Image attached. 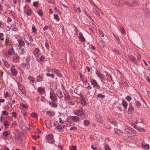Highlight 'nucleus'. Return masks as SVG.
<instances>
[{"label": "nucleus", "instance_id": "393cba45", "mask_svg": "<svg viewBox=\"0 0 150 150\" xmlns=\"http://www.w3.org/2000/svg\"><path fill=\"white\" fill-rule=\"evenodd\" d=\"M81 104L82 105H86V102L85 98H82L80 100Z\"/></svg>", "mask_w": 150, "mask_h": 150}, {"label": "nucleus", "instance_id": "2f4dec72", "mask_svg": "<svg viewBox=\"0 0 150 150\" xmlns=\"http://www.w3.org/2000/svg\"><path fill=\"white\" fill-rule=\"evenodd\" d=\"M84 125L85 126H86L89 125L90 123L89 121L85 120L83 121Z\"/></svg>", "mask_w": 150, "mask_h": 150}, {"label": "nucleus", "instance_id": "f257e3e1", "mask_svg": "<svg viewBox=\"0 0 150 150\" xmlns=\"http://www.w3.org/2000/svg\"><path fill=\"white\" fill-rule=\"evenodd\" d=\"M84 113L83 109L82 107H80L79 109L76 111L74 114L78 116H81L83 115Z\"/></svg>", "mask_w": 150, "mask_h": 150}, {"label": "nucleus", "instance_id": "13d9d810", "mask_svg": "<svg viewBox=\"0 0 150 150\" xmlns=\"http://www.w3.org/2000/svg\"><path fill=\"white\" fill-rule=\"evenodd\" d=\"M120 31L121 33L123 34H124L125 33V29L123 28H121L120 29Z\"/></svg>", "mask_w": 150, "mask_h": 150}, {"label": "nucleus", "instance_id": "20e7f679", "mask_svg": "<svg viewBox=\"0 0 150 150\" xmlns=\"http://www.w3.org/2000/svg\"><path fill=\"white\" fill-rule=\"evenodd\" d=\"M11 71L12 74L13 76H15L18 73V71L16 69L15 66L14 65H13L11 67Z\"/></svg>", "mask_w": 150, "mask_h": 150}, {"label": "nucleus", "instance_id": "f03ea898", "mask_svg": "<svg viewBox=\"0 0 150 150\" xmlns=\"http://www.w3.org/2000/svg\"><path fill=\"white\" fill-rule=\"evenodd\" d=\"M111 1L112 4L116 5H119L120 4L121 5L125 2L124 0H111Z\"/></svg>", "mask_w": 150, "mask_h": 150}, {"label": "nucleus", "instance_id": "c756f323", "mask_svg": "<svg viewBox=\"0 0 150 150\" xmlns=\"http://www.w3.org/2000/svg\"><path fill=\"white\" fill-rule=\"evenodd\" d=\"M134 110L133 107L132 105H129L128 108V112L129 113L132 112Z\"/></svg>", "mask_w": 150, "mask_h": 150}, {"label": "nucleus", "instance_id": "052dcab7", "mask_svg": "<svg viewBox=\"0 0 150 150\" xmlns=\"http://www.w3.org/2000/svg\"><path fill=\"white\" fill-rule=\"evenodd\" d=\"M12 115L13 117L16 118L17 116V114L15 112H13L12 113Z\"/></svg>", "mask_w": 150, "mask_h": 150}, {"label": "nucleus", "instance_id": "72a5a7b5", "mask_svg": "<svg viewBox=\"0 0 150 150\" xmlns=\"http://www.w3.org/2000/svg\"><path fill=\"white\" fill-rule=\"evenodd\" d=\"M131 132V130L130 129H129L126 128L125 129L124 131L123 132V133H129L130 132Z\"/></svg>", "mask_w": 150, "mask_h": 150}, {"label": "nucleus", "instance_id": "3c124183", "mask_svg": "<svg viewBox=\"0 0 150 150\" xmlns=\"http://www.w3.org/2000/svg\"><path fill=\"white\" fill-rule=\"evenodd\" d=\"M31 116L34 118H36L38 117L37 115L35 113H32L31 114Z\"/></svg>", "mask_w": 150, "mask_h": 150}, {"label": "nucleus", "instance_id": "e2e57ef3", "mask_svg": "<svg viewBox=\"0 0 150 150\" xmlns=\"http://www.w3.org/2000/svg\"><path fill=\"white\" fill-rule=\"evenodd\" d=\"M45 57L43 55H42L40 58V59L41 61H42L45 59Z\"/></svg>", "mask_w": 150, "mask_h": 150}, {"label": "nucleus", "instance_id": "a211bd4d", "mask_svg": "<svg viewBox=\"0 0 150 150\" xmlns=\"http://www.w3.org/2000/svg\"><path fill=\"white\" fill-rule=\"evenodd\" d=\"M129 58L131 61H132L135 64H137L136 59L132 56H128Z\"/></svg>", "mask_w": 150, "mask_h": 150}, {"label": "nucleus", "instance_id": "a18cd8bd", "mask_svg": "<svg viewBox=\"0 0 150 150\" xmlns=\"http://www.w3.org/2000/svg\"><path fill=\"white\" fill-rule=\"evenodd\" d=\"M65 98L66 100H69L70 99V96L69 94H65Z\"/></svg>", "mask_w": 150, "mask_h": 150}, {"label": "nucleus", "instance_id": "4d7b16f0", "mask_svg": "<svg viewBox=\"0 0 150 150\" xmlns=\"http://www.w3.org/2000/svg\"><path fill=\"white\" fill-rule=\"evenodd\" d=\"M39 4V3L38 1L37 2H34L33 3V5L35 7H37Z\"/></svg>", "mask_w": 150, "mask_h": 150}, {"label": "nucleus", "instance_id": "c03bdc74", "mask_svg": "<svg viewBox=\"0 0 150 150\" xmlns=\"http://www.w3.org/2000/svg\"><path fill=\"white\" fill-rule=\"evenodd\" d=\"M46 112L47 114L50 116L53 117L54 115H53V114L49 111H47Z\"/></svg>", "mask_w": 150, "mask_h": 150}, {"label": "nucleus", "instance_id": "39448f33", "mask_svg": "<svg viewBox=\"0 0 150 150\" xmlns=\"http://www.w3.org/2000/svg\"><path fill=\"white\" fill-rule=\"evenodd\" d=\"M125 3L126 4L129 5V6L132 7L138 5V2L135 1H134L132 2L130 4H129L128 1H126L125 2Z\"/></svg>", "mask_w": 150, "mask_h": 150}, {"label": "nucleus", "instance_id": "cd10ccee", "mask_svg": "<svg viewBox=\"0 0 150 150\" xmlns=\"http://www.w3.org/2000/svg\"><path fill=\"white\" fill-rule=\"evenodd\" d=\"M122 105L124 108H126L127 107V103L125 101L123 100L122 101Z\"/></svg>", "mask_w": 150, "mask_h": 150}, {"label": "nucleus", "instance_id": "c9c22d12", "mask_svg": "<svg viewBox=\"0 0 150 150\" xmlns=\"http://www.w3.org/2000/svg\"><path fill=\"white\" fill-rule=\"evenodd\" d=\"M4 125L5 127H8L10 125L9 122L6 120L4 121Z\"/></svg>", "mask_w": 150, "mask_h": 150}, {"label": "nucleus", "instance_id": "c85d7f7f", "mask_svg": "<svg viewBox=\"0 0 150 150\" xmlns=\"http://www.w3.org/2000/svg\"><path fill=\"white\" fill-rule=\"evenodd\" d=\"M145 16L147 17H148L150 16V11L148 9H146V11L145 12Z\"/></svg>", "mask_w": 150, "mask_h": 150}, {"label": "nucleus", "instance_id": "f3484780", "mask_svg": "<svg viewBox=\"0 0 150 150\" xmlns=\"http://www.w3.org/2000/svg\"><path fill=\"white\" fill-rule=\"evenodd\" d=\"M71 118L72 120L76 122H77L79 121V118L77 116H73Z\"/></svg>", "mask_w": 150, "mask_h": 150}, {"label": "nucleus", "instance_id": "864d4df0", "mask_svg": "<svg viewBox=\"0 0 150 150\" xmlns=\"http://www.w3.org/2000/svg\"><path fill=\"white\" fill-rule=\"evenodd\" d=\"M125 99L128 101H130L132 100V98L130 96H128L125 97Z\"/></svg>", "mask_w": 150, "mask_h": 150}, {"label": "nucleus", "instance_id": "09e8293b", "mask_svg": "<svg viewBox=\"0 0 150 150\" xmlns=\"http://www.w3.org/2000/svg\"><path fill=\"white\" fill-rule=\"evenodd\" d=\"M54 19L58 21L59 20V18L57 14H54Z\"/></svg>", "mask_w": 150, "mask_h": 150}, {"label": "nucleus", "instance_id": "7ed1b4c3", "mask_svg": "<svg viewBox=\"0 0 150 150\" xmlns=\"http://www.w3.org/2000/svg\"><path fill=\"white\" fill-rule=\"evenodd\" d=\"M47 139L48 140V142L50 144H52L54 142L53 136L52 134H49L47 136Z\"/></svg>", "mask_w": 150, "mask_h": 150}, {"label": "nucleus", "instance_id": "0eeeda50", "mask_svg": "<svg viewBox=\"0 0 150 150\" xmlns=\"http://www.w3.org/2000/svg\"><path fill=\"white\" fill-rule=\"evenodd\" d=\"M38 91L40 95H43L45 92V88L43 87H39L38 88Z\"/></svg>", "mask_w": 150, "mask_h": 150}, {"label": "nucleus", "instance_id": "dca6fc26", "mask_svg": "<svg viewBox=\"0 0 150 150\" xmlns=\"http://www.w3.org/2000/svg\"><path fill=\"white\" fill-rule=\"evenodd\" d=\"M53 72L54 73L56 74L58 76L60 77L62 76V75L58 69H54V70Z\"/></svg>", "mask_w": 150, "mask_h": 150}, {"label": "nucleus", "instance_id": "6e6d98bb", "mask_svg": "<svg viewBox=\"0 0 150 150\" xmlns=\"http://www.w3.org/2000/svg\"><path fill=\"white\" fill-rule=\"evenodd\" d=\"M17 125V124L16 122V121H14L12 123L11 127H15Z\"/></svg>", "mask_w": 150, "mask_h": 150}, {"label": "nucleus", "instance_id": "f704fd0d", "mask_svg": "<svg viewBox=\"0 0 150 150\" xmlns=\"http://www.w3.org/2000/svg\"><path fill=\"white\" fill-rule=\"evenodd\" d=\"M49 104L53 107H57V104L54 103L49 102Z\"/></svg>", "mask_w": 150, "mask_h": 150}, {"label": "nucleus", "instance_id": "603ef678", "mask_svg": "<svg viewBox=\"0 0 150 150\" xmlns=\"http://www.w3.org/2000/svg\"><path fill=\"white\" fill-rule=\"evenodd\" d=\"M30 58L29 57H28L26 58V64H30Z\"/></svg>", "mask_w": 150, "mask_h": 150}, {"label": "nucleus", "instance_id": "79ce46f5", "mask_svg": "<svg viewBox=\"0 0 150 150\" xmlns=\"http://www.w3.org/2000/svg\"><path fill=\"white\" fill-rule=\"evenodd\" d=\"M97 97L102 99L104 98L105 97V95H102L101 93H99L98 94Z\"/></svg>", "mask_w": 150, "mask_h": 150}, {"label": "nucleus", "instance_id": "2eb2a0df", "mask_svg": "<svg viewBox=\"0 0 150 150\" xmlns=\"http://www.w3.org/2000/svg\"><path fill=\"white\" fill-rule=\"evenodd\" d=\"M97 76L100 79H101L102 77L103 76L101 74L100 71L97 70L95 71Z\"/></svg>", "mask_w": 150, "mask_h": 150}, {"label": "nucleus", "instance_id": "b1692460", "mask_svg": "<svg viewBox=\"0 0 150 150\" xmlns=\"http://www.w3.org/2000/svg\"><path fill=\"white\" fill-rule=\"evenodd\" d=\"M79 38L82 41H85V39L83 37L82 34L81 33H79Z\"/></svg>", "mask_w": 150, "mask_h": 150}, {"label": "nucleus", "instance_id": "37998d69", "mask_svg": "<svg viewBox=\"0 0 150 150\" xmlns=\"http://www.w3.org/2000/svg\"><path fill=\"white\" fill-rule=\"evenodd\" d=\"M82 80L84 83H88L87 79L86 77H83Z\"/></svg>", "mask_w": 150, "mask_h": 150}, {"label": "nucleus", "instance_id": "774afa93", "mask_svg": "<svg viewBox=\"0 0 150 150\" xmlns=\"http://www.w3.org/2000/svg\"><path fill=\"white\" fill-rule=\"evenodd\" d=\"M141 55L139 54H138V55H137V60L139 61L140 60H141Z\"/></svg>", "mask_w": 150, "mask_h": 150}, {"label": "nucleus", "instance_id": "ea45409f", "mask_svg": "<svg viewBox=\"0 0 150 150\" xmlns=\"http://www.w3.org/2000/svg\"><path fill=\"white\" fill-rule=\"evenodd\" d=\"M135 104L136 106L138 108H140L141 106V103L140 102L137 100L135 101Z\"/></svg>", "mask_w": 150, "mask_h": 150}, {"label": "nucleus", "instance_id": "58836bf2", "mask_svg": "<svg viewBox=\"0 0 150 150\" xmlns=\"http://www.w3.org/2000/svg\"><path fill=\"white\" fill-rule=\"evenodd\" d=\"M46 76L47 77H50L52 78L53 79L54 78V75L52 74H50L48 73H46Z\"/></svg>", "mask_w": 150, "mask_h": 150}, {"label": "nucleus", "instance_id": "bb28decb", "mask_svg": "<svg viewBox=\"0 0 150 150\" xmlns=\"http://www.w3.org/2000/svg\"><path fill=\"white\" fill-rule=\"evenodd\" d=\"M65 127L64 125L59 124V125L56 126V127L58 129H62Z\"/></svg>", "mask_w": 150, "mask_h": 150}, {"label": "nucleus", "instance_id": "a878e982", "mask_svg": "<svg viewBox=\"0 0 150 150\" xmlns=\"http://www.w3.org/2000/svg\"><path fill=\"white\" fill-rule=\"evenodd\" d=\"M10 132L9 130L4 131L3 133V135L5 137L8 136L10 134Z\"/></svg>", "mask_w": 150, "mask_h": 150}, {"label": "nucleus", "instance_id": "338daca9", "mask_svg": "<svg viewBox=\"0 0 150 150\" xmlns=\"http://www.w3.org/2000/svg\"><path fill=\"white\" fill-rule=\"evenodd\" d=\"M4 36V34L3 33H0V39L1 40H4V38H3Z\"/></svg>", "mask_w": 150, "mask_h": 150}, {"label": "nucleus", "instance_id": "1a4fd4ad", "mask_svg": "<svg viewBox=\"0 0 150 150\" xmlns=\"http://www.w3.org/2000/svg\"><path fill=\"white\" fill-rule=\"evenodd\" d=\"M46 127L50 128L52 127V122L51 120H47L45 121Z\"/></svg>", "mask_w": 150, "mask_h": 150}, {"label": "nucleus", "instance_id": "49530a36", "mask_svg": "<svg viewBox=\"0 0 150 150\" xmlns=\"http://www.w3.org/2000/svg\"><path fill=\"white\" fill-rule=\"evenodd\" d=\"M17 84H18V88H19V89L21 91L22 93H23V94H25V91L23 89H21V88H20V86H21V84H20L18 83H17Z\"/></svg>", "mask_w": 150, "mask_h": 150}, {"label": "nucleus", "instance_id": "f8f14e48", "mask_svg": "<svg viewBox=\"0 0 150 150\" xmlns=\"http://www.w3.org/2000/svg\"><path fill=\"white\" fill-rule=\"evenodd\" d=\"M18 52L19 54L21 55L24 54L25 53V51L24 49L21 47L19 49Z\"/></svg>", "mask_w": 150, "mask_h": 150}, {"label": "nucleus", "instance_id": "e433bc0d", "mask_svg": "<svg viewBox=\"0 0 150 150\" xmlns=\"http://www.w3.org/2000/svg\"><path fill=\"white\" fill-rule=\"evenodd\" d=\"M28 79L32 82H33L35 81V78L33 76H29L28 77Z\"/></svg>", "mask_w": 150, "mask_h": 150}, {"label": "nucleus", "instance_id": "4be33fe9", "mask_svg": "<svg viewBox=\"0 0 150 150\" xmlns=\"http://www.w3.org/2000/svg\"><path fill=\"white\" fill-rule=\"evenodd\" d=\"M18 42L20 46H23L25 45V43L24 41L22 39L18 40Z\"/></svg>", "mask_w": 150, "mask_h": 150}, {"label": "nucleus", "instance_id": "aec40b11", "mask_svg": "<svg viewBox=\"0 0 150 150\" xmlns=\"http://www.w3.org/2000/svg\"><path fill=\"white\" fill-rule=\"evenodd\" d=\"M14 53L15 51L13 48L9 49L8 52V53L10 55H13L14 54Z\"/></svg>", "mask_w": 150, "mask_h": 150}, {"label": "nucleus", "instance_id": "5fc2aeb1", "mask_svg": "<svg viewBox=\"0 0 150 150\" xmlns=\"http://www.w3.org/2000/svg\"><path fill=\"white\" fill-rule=\"evenodd\" d=\"M68 104L71 105H74L75 104V102L72 100H70L68 102Z\"/></svg>", "mask_w": 150, "mask_h": 150}, {"label": "nucleus", "instance_id": "6ab92c4d", "mask_svg": "<svg viewBox=\"0 0 150 150\" xmlns=\"http://www.w3.org/2000/svg\"><path fill=\"white\" fill-rule=\"evenodd\" d=\"M90 81L91 83L94 86H96L97 85L98 83L94 79H90Z\"/></svg>", "mask_w": 150, "mask_h": 150}, {"label": "nucleus", "instance_id": "9b49d317", "mask_svg": "<svg viewBox=\"0 0 150 150\" xmlns=\"http://www.w3.org/2000/svg\"><path fill=\"white\" fill-rule=\"evenodd\" d=\"M134 128L136 129L138 131L142 132H145L144 129L142 127H140L139 126H134Z\"/></svg>", "mask_w": 150, "mask_h": 150}, {"label": "nucleus", "instance_id": "6e6552de", "mask_svg": "<svg viewBox=\"0 0 150 150\" xmlns=\"http://www.w3.org/2000/svg\"><path fill=\"white\" fill-rule=\"evenodd\" d=\"M43 76V74H39L36 79V82H41L42 81Z\"/></svg>", "mask_w": 150, "mask_h": 150}, {"label": "nucleus", "instance_id": "9d476101", "mask_svg": "<svg viewBox=\"0 0 150 150\" xmlns=\"http://www.w3.org/2000/svg\"><path fill=\"white\" fill-rule=\"evenodd\" d=\"M105 73L108 80L110 81H113V80L111 75L107 72H105Z\"/></svg>", "mask_w": 150, "mask_h": 150}, {"label": "nucleus", "instance_id": "de8ad7c7", "mask_svg": "<svg viewBox=\"0 0 150 150\" xmlns=\"http://www.w3.org/2000/svg\"><path fill=\"white\" fill-rule=\"evenodd\" d=\"M2 113L4 115H8L9 114V113L6 111L4 110L2 111Z\"/></svg>", "mask_w": 150, "mask_h": 150}, {"label": "nucleus", "instance_id": "4468645a", "mask_svg": "<svg viewBox=\"0 0 150 150\" xmlns=\"http://www.w3.org/2000/svg\"><path fill=\"white\" fill-rule=\"evenodd\" d=\"M13 60L14 62H18L19 61V57L18 56H15L13 57Z\"/></svg>", "mask_w": 150, "mask_h": 150}, {"label": "nucleus", "instance_id": "680f3d73", "mask_svg": "<svg viewBox=\"0 0 150 150\" xmlns=\"http://www.w3.org/2000/svg\"><path fill=\"white\" fill-rule=\"evenodd\" d=\"M47 1L50 3L54 4L55 2V0H47Z\"/></svg>", "mask_w": 150, "mask_h": 150}, {"label": "nucleus", "instance_id": "7c9ffc66", "mask_svg": "<svg viewBox=\"0 0 150 150\" xmlns=\"http://www.w3.org/2000/svg\"><path fill=\"white\" fill-rule=\"evenodd\" d=\"M142 147L145 149H148L149 148V145L148 144L142 145Z\"/></svg>", "mask_w": 150, "mask_h": 150}, {"label": "nucleus", "instance_id": "a19ab883", "mask_svg": "<svg viewBox=\"0 0 150 150\" xmlns=\"http://www.w3.org/2000/svg\"><path fill=\"white\" fill-rule=\"evenodd\" d=\"M32 32L34 33H37V30L35 28L34 26H33L32 28Z\"/></svg>", "mask_w": 150, "mask_h": 150}, {"label": "nucleus", "instance_id": "ddd939ff", "mask_svg": "<svg viewBox=\"0 0 150 150\" xmlns=\"http://www.w3.org/2000/svg\"><path fill=\"white\" fill-rule=\"evenodd\" d=\"M96 117L97 121L100 123H102V117L99 115L97 114L96 115Z\"/></svg>", "mask_w": 150, "mask_h": 150}, {"label": "nucleus", "instance_id": "412c9836", "mask_svg": "<svg viewBox=\"0 0 150 150\" xmlns=\"http://www.w3.org/2000/svg\"><path fill=\"white\" fill-rule=\"evenodd\" d=\"M25 13L28 16H30L32 13V11L31 9V8H29L28 9Z\"/></svg>", "mask_w": 150, "mask_h": 150}, {"label": "nucleus", "instance_id": "69168bd1", "mask_svg": "<svg viewBox=\"0 0 150 150\" xmlns=\"http://www.w3.org/2000/svg\"><path fill=\"white\" fill-rule=\"evenodd\" d=\"M53 124L54 126H56L59 125V123L57 121H54L53 123Z\"/></svg>", "mask_w": 150, "mask_h": 150}, {"label": "nucleus", "instance_id": "423d86ee", "mask_svg": "<svg viewBox=\"0 0 150 150\" xmlns=\"http://www.w3.org/2000/svg\"><path fill=\"white\" fill-rule=\"evenodd\" d=\"M50 98L52 101L53 102H55L57 100V97L56 95L54 93H50Z\"/></svg>", "mask_w": 150, "mask_h": 150}, {"label": "nucleus", "instance_id": "8fccbe9b", "mask_svg": "<svg viewBox=\"0 0 150 150\" xmlns=\"http://www.w3.org/2000/svg\"><path fill=\"white\" fill-rule=\"evenodd\" d=\"M104 147H105V150H109L110 147L107 144H104Z\"/></svg>", "mask_w": 150, "mask_h": 150}, {"label": "nucleus", "instance_id": "473e14b6", "mask_svg": "<svg viewBox=\"0 0 150 150\" xmlns=\"http://www.w3.org/2000/svg\"><path fill=\"white\" fill-rule=\"evenodd\" d=\"M93 11L95 15L97 16L98 17H99L100 14L95 9H94L93 10Z\"/></svg>", "mask_w": 150, "mask_h": 150}, {"label": "nucleus", "instance_id": "5701e85b", "mask_svg": "<svg viewBox=\"0 0 150 150\" xmlns=\"http://www.w3.org/2000/svg\"><path fill=\"white\" fill-rule=\"evenodd\" d=\"M56 94L58 97L59 98H61L63 97V95L62 92L59 91L57 92L56 93Z\"/></svg>", "mask_w": 150, "mask_h": 150}, {"label": "nucleus", "instance_id": "0e129e2a", "mask_svg": "<svg viewBox=\"0 0 150 150\" xmlns=\"http://www.w3.org/2000/svg\"><path fill=\"white\" fill-rule=\"evenodd\" d=\"M38 14L40 16H42L43 15L42 11V10H40L38 11Z\"/></svg>", "mask_w": 150, "mask_h": 150}, {"label": "nucleus", "instance_id": "4c0bfd02", "mask_svg": "<svg viewBox=\"0 0 150 150\" xmlns=\"http://www.w3.org/2000/svg\"><path fill=\"white\" fill-rule=\"evenodd\" d=\"M4 64L5 66L6 67H7L8 68L10 67V65L9 64H8V63L6 61H4Z\"/></svg>", "mask_w": 150, "mask_h": 150}, {"label": "nucleus", "instance_id": "bf43d9fd", "mask_svg": "<svg viewBox=\"0 0 150 150\" xmlns=\"http://www.w3.org/2000/svg\"><path fill=\"white\" fill-rule=\"evenodd\" d=\"M28 37L29 38V40L31 42H33V39L31 35H28Z\"/></svg>", "mask_w": 150, "mask_h": 150}]
</instances>
